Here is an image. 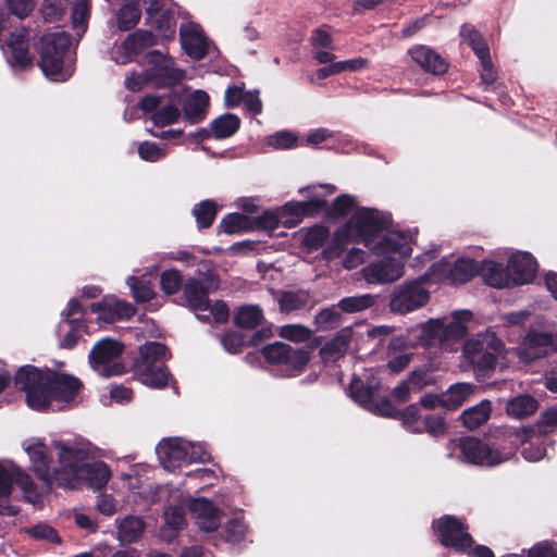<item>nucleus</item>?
Here are the masks:
<instances>
[{
	"mask_svg": "<svg viewBox=\"0 0 557 557\" xmlns=\"http://www.w3.org/2000/svg\"><path fill=\"white\" fill-rule=\"evenodd\" d=\"M14 384L25 393L28 407L37 411H47L52 401L70 404L83 388L82 381L72 374L32 364L16 371Z\"/></svg>",
	"mask_w": 557,
	"mask_h": 557,
	"instance_id": "obj_1",
	"label": "nucleus"
},
{
	"mask_svg": "<svg viewBox=\"0 0 557 557\" xmlns=\"http://www.w3.org/2000/svg\"><path fill=\"white\" fill-rule=\"evenodd\" d=\"M171 358V352L166 345L160 342H146L138 348V356L134 358L131 371L134 376L144 385L163 389L169 383H172L174 389H177V382L173 377L164 361Z\"/></svg>",
	"mask_w": 557,
	"mask_h": 557,
	"instance_id": "obj_2",
	"label": "nucleus"
},
{
	"mask_svg": "<svg viewBox=\"0 0 557 557\" xmlns=\"http://www.w3.org/2000/svg\"><path fill=\"white\" fill-rule=\"evenodd\" d=\"M503 349V341L495 333L485 332L463 342L462 356L478 377H486L495 370L497 356L502 354Z\"/></svg>",
	"mask_w": 557,
	"mask_h": 557,
	"instance_id": "obj_3",
	"label": "nucleus"
},
{
	"mask_svg": "<svg viewBox=\"0 0 557 557\" xmlns=\"http://www.w3.org/2000/svg\"><path fill=\"white\" fill-rule=\"evenodd\" d=\"M71 46V36L65 32L47 33L39 41V67L46 76L64 82L71 72L64 69V57Z\"/></svg>",
	"mask_w": 557,
	"mask_h": 557,
	"instance_id": "obj_4",
	"label": "nucleus"
},
{
	"mask_svg": "<svg viewBox=\"0 0 557 557\" xmlns=\"http://www.w3.org/2000/svg\"><path fill=\"white\" fill-rule=\"evenodd\" d=\"M431 528L437 542L445 548L465 554L474 544L473 536L468 532V524L453 515H444L432 521Z\"/></svg>",
	"mask_w": 557,
	"mask_h": 557,
	"instance_id": "obj_5",
	"label": "nucleus"
},
{
	"mask_svg": "<svg viewBox=\"0 0 557 557\" xmlns=\"http://www.w3.org/2000/svg\"><path fill=\"white\" fill-rule=\"evenodd\" d=\"M123 352V343L104 337L94 344L88 355V361L91 369L101 376H117L127 372L125 364L117 361Z\"/></svg>",
	"mask_w": 557,
	"mask_h": 557,
	"instance_id": "obj_6",
	"label": "nucleus"
},
{
	"mask_svg": "<svg viewBox=\"0 0 557 557\" xmlns=\"http://www.w3.org/2000/svg\"><path fill=\"white\" fill-rule=\"evenodd\" d=\"M59 467L53 469L54 484L62 488H75L88 463L86 450L59 444Z\"/></svg>",
	"mask_w": 557,
	"mask_h": 557,
	"instance_id": "obj_7",
	"label": "nucleus"
},
{
	"mask_svg": "<svg viewBox=\"0 0 557 557\" xmlns=\"http://www.w3.org/2000/svg\"><path fill=\"white\" fill-rule=\"evenodd\" d=\"M535 435L534 428H512L499 426L486 435L494 454V458L499 460V465L515 456L519 446L524 445Z\"/></svg>",
	"mask_w": 557,
	"mask_h": 557,
	"instance_id": "obj_8",
	"label": "nucleus"
},
{
	"mask_svg": "<svg viewBox=\"0 0 557 557\" xmlns=\"http://www.w3.org/2000/svg\"><path fill=\"white\" fill-rule=\"evenodd\" d=\"M144 59L149 65L144 71L145 81L157 88L173 87L185 77L184 71L175 67L174 59L159 50L148 51Z\"/></svg>",
	"mask_w": 557,
	"mask_h": 557,
	"instance_id": "obj_9",
	"label": "nucleus"
},
{
	"mask_svg": "<svg viewBox=\"0 0 557 557\" xmlns=\"http://www.w3.org/2000/svg\"><path fill=\"white\" fill-rule=\"evenodd\" d=\"M389 221L380 211L367 207H361L352 212L351 218L346 222L345 227L354 231L355 235L371 248L375 238L387 228Z\"/></svg>",
	"mask_w": 557,
	"mask_h": 557,
	"instance_id": "obj_10",
	"label": "nucleus"
},
{
	"mask_svg": "<svg viewBox=\"0 0 557 557\" xmlns=\"http://www.w3.org/2000/svg\"><path fill=\"white\" fill-rule=\"evenodd\" d=\"M424 282L422 278H416L396 285L388 302L391 312L406 314L425 306L430 293L424 288Z\"/></svg>",
	"mask_w": 557,
	"mask_h": 557,
	"instance_id": "obj_11",
	"label": "nucleus"
},
{
	"mask_svg": "<svg viewBox=\"0 0 557 557\" xmlns=\"http://www.w3.org/2000/svg\"><path fill=\"white\" fill-rule=\"evenodd\" d=\"M215 282L212 273L205 275V278L188 277L183 286V295L176 304L186 306L190 310L207 311L210 308V285Z\"/></svg>",
	"mask_w": 557,
	"mask_h": 557,
	"instance_id": "obj_12",
	"label": "nucleus"
},
{
	"mask_svg": "<svg viewBox=\"0 0 557 557\" xmlns=\"http://www.w3.org/2000/svg\"><path fill=\"white\" fill-rule=\"evenodd\" d=\"M458 448L467 463L487 468L496 467L499 465V460L494 458V454L491 450L486 435L484 438H479L475 436L461 437L458 444Z\"/></svg>",
	"mask_w": 557,
	"mask_h": 557,
	"instance_id": "obj_13",
	"label": "nucleus"
},
{
	"mask_svg": "<svg viewBox=\"0 0 557 557\" xmlns=\"http://www.w3.org/2000/svg\"><path fill=\"white\" fill-rule=\"evenodd\" d=\"M404 274V263L392 257L372 262L362 269V276L369 284H384L397 281Z\"/></svg>",
	"mask_w": 557,
	"mask_h": 557,
	"instance_id": "obj_14",
	"label": "nucleus"
},
{
	"mask_svg": "<svg viewBox=\"0 0 557 557\" xmlns=\"http://www.w3.org/2000/svg\"><path fill=\"white\" fill-rule=\"evenodd\" d=\"M90 311L97 313L99 319L107 323L129 320L136 313V308L125 300L104 297L90 305Z\"/></svg>",
	"mask_w": 557,
	"mask_h": 557,
	"instance_id": "obj_15",
	"label": "nucleus"
},
{
	"mask_svg": "<svg viewBox=\"0 0 557 557\" xmlns=\"http://www.w3.org/2000/svg\"><path fill=\"white\" fill-rule=\"evenodd\" d=\"M507 267L511 286L531 283L537 271V262L530 252L511 255Z\"/></svg>",
	"mask_w": 557,
	"mask_h": 557,
	"instance_id": "obj_16",
	"label": "nucleus"
},
{
	"mask_svg": "<svg viewBox=\"0 0 557 557\" xmlns=\"http://www.w3.org/2000/svg\"><path fill=\"white\" fill-rule=\"evenodd\" d=\"M180 40L185 53L194 60H202L208 54V42L200 25L196 23L182 24Z\"/></svg>",
	"mask_w": 557,
	"mask_h": 557,
	"instance_id": "obj_17",
	"label": "nucleus"
},
{
	"mask_svg": "<svg viewBox=\"0 0 557 557\" xmlns=\"http://www.w3.org/2000/svg\"><path fill=\"white\" fill-rule=\"evenodd\" d=\"M190 511L196 516V524L206 532L216 531L220 527L222 510L208 498H196L189 506Z\"/></svg>",
	"mask_w": 557,
	"mask_h": 557,
	"instance_id": "obj_18",
	"label": "nucleus"
},
{
	"mask_svg": "<svg viewBox=\"0 0 557 557\" xmlns=\"http://www.w3.org/2000/svg\"><path fill=\"white\" fill-rule=\"evenodd\" d=\"M432 269L445 273L453 283L465 284L479 275L480 262L475 259L458 258L454 264L436 263L432 265Z\"/></svg>",
	"mask_w": 557,
	"mask_h": 557,
	"instance_id": "obj_19",
	"label": "nucleus"
},
{
	"mask_svg": "<svg viewBox=\"0 0 557 557\" xmlns=\"http://www.w3.org/2000/svg\"><path fill=\"white\" fill-rule=\"evenodd\" d=\"M408 52L412 60L428 73L444 75L448 70L447 60L428 46L418 45L410 48Z\"/></svg>",
	"mask_w": 557,
	"mask_h": 557,
	"instance_id": "obj_20",
	"label": "nucleus"
},
{
	"mask_svg": "<svg viewBox=\"0 0 557 557\" xmlns=\"http://www.w3.org/2000/svg\"><path fill=\"white\" fill-rule=\"evenodd\" d=\"M26 451L32 462V470L36 478L42 481L49 490L54 484L53 471L51 472V458L47 454V447L44 443L38 442L27 446Z\"/></svg>",
	"mask_w": 557,
	"mask_h": 557,
	"instance_id": "obj_21",
	"label": "nucleus"
},
{
	"mask_svg": "<svg viewBox=\"0 0 557 557\" xmlns=\"http://www.w3.org/2000/svg\"><path fill=\"white\" fill-rule=\"evenodd\" d=\"M10 50V63L22 70L33 65V57L29 53L28 33L25 29L15 30L10 34L7 41Z\"/></svg>",
	"mask_w": 557,
	"mask_h": 557,
	"instance_id": "obj_22",
	"label": "nucleus"
},
{
	"mask_svg": "<svg viewBox=\"0 0 557 557\" xmlns=\"http://www.w3.org/2000/svg\"><path fill=\"white\" fill-rule=\"evenodd\" d=\"M157 41V36L151 30L136 29L128 34L121 45V50L124 54L122 63L124 64L134 60L146 49L154 46Z\"/></svg>",
	"mask_w": 557,
	"mask_h": 557,
	"instance_id": "obj_23",
	"label": "nucleus"
},
{
	"mask_svg": "<svg viewBox=\"0 0 557 557\" xmlns=\"http://www.w3.org/2000/svg\"><path fill=\"white\" fill-rule=\"evenodd\" d=\"M554 344V336L549 332L530 331L528 332L523 347L519 354L525 361H534L546 357V347Z\"/></svg>",
	"mask_w": 557,
	"mask_h": 557,
	"instance_id": "obj_24",
	"label": "nucleus"
},
{
	"mask_svg": "<svg viewBox=\"0 0 557 557\" xmlns=\"http://www.w3.org/2000/svg\"><path fill=\"white\" fill-rule=\"evenodd\" d=\"M371 249L376 255L398 253L404 259L411 255L408 236L403 232H387Z\"/></svg>",
	"mask_w": 557,
	"mask_h": 557,
	"instance_id": "obj_25",
	"label": "nucleus"
},
{
	"mask_svg": "<svg viewBox=\"0 0 557 557\" xmlns=\"http://www.w3.org/2000/svg\"><path fill=\"white\" fill-rule=\"evenodd\" d=\"M158 456L166 469H174L181 462L188 460V447L177 438H164L157 447Z\"/></svg>",
	"mask_w": 557,
	"mask_h": 557,
	"instance_id": "obj_26",
	"label": "nucleus"
},
{
	"mask_svg": "<svg viewBox=\"0 0 557 557\" xmlns=\"http://www.w3.org/2000/svg\"><path fill=\"white\" fill-rule=\"evenodd\" d=\"M210 106L209 95L203 90H196L182 103L184 120L190 124H198L207 116Z\"/></svg>",
	"mask_w": 557,
	"mask_h": 557,
	"instance_id": "obj_27",
	"label": "nucleus"
},
{
	"mask_svg": "<svg viewBox=\"0 0 557 557\" xmlns=\"http://www.w3.org/2000/svg\"><path fill=\"white\" fill-rule=\"evenodd\" d=\"M380 381L374 377H368L366 381L360 377H354L349 385L350 397L360 406L370 409L375 400V393L380 389Z\"/></svg>",
	"mask_w": 557,
	"mask_h": 557,
	"instance_id": "obj_28",
	"label": "nucleus"
},
{
	"mask_svg": "<svg viewBox=\"0 0 557 557\" xmlns=\"http://www.w3.org/2000/svg\"><path fill=\"white\" fill-rule=\"evenodd\" d=\"M473 314L469 310H459L454 313V320L444 324L442 345L447 347L450 342L462 341L468 334L466 322L471 321Z\"/></svg>",
	"mask_w": 557,
	"mask_h": 557,
	"instance_id": "obj_29",
	"label": "nucleus"
},
{
	"mask_svg": "<svg viewBox=\"0 0 557 557\" xmlns=\"http://www.w3.org/2000/svg\"><path fill=\"white\" fill-rule=\"evenodd\" d=\"M479 275H481L484 282L491 287L504 288L511 286L508 267L505 268L502 263L492 260L480 262Z\"/></svg>",
	"mask_w": 557,
	"mask_h": 557,
	"instance_id": "obj_30",
	"label": "nucleus"
},
{
	"mask_svg": "<svg viewBox=\"0 0 557 557\" xmlns=\"http://www.w3.org/2000/svg\"><path fill=\"white\" fill-rule=\"evenodd\" d=\"M352 337V329L344 327L336 335L327 341L320 349V355L325 360H337L343 357L348 349Z\"/></svg>",
	"mask_w": 557,
	"mask_h": 557,
	"instance_id": "obj_31",
	"label": "nucleus"
},
{
	"mask_svg": "<svg viewBox=\"0 0 557 557\" xmlns=\"http://www.w3.org/2000/svg\"><path fill=\"white\" fill-rule=\"evenodd\" d=\"M310 349L304 347H293L288 345V351L284 355V359L281 363L284 367L287 376H296L301 374L309 360Z\"/></svg>",
	"mask_w": 557,
	"mask_h": 557,
	"instance_id": "obj_32",
	"label": "nucleus"
},
{
	"mask_svg": "<svg viewBox=\"0 0 557 557\" xmlns=\"http://www.w3.org/2000/svg\"><path fill=\"white\" fill-rule=\"evenodd\" d=\"M168 97L169 103L159 108V110L150 116V120L157 127L172 125L176 123L181 116V110L177 107V103L181 102V95L178 92L171 91Z\"/></svg>",
	"mask_w": 557,
	"mask_h": 557,
	"instance_id": "obj_33",
	"label": "nucleus"
},
{
	"mask_svg": "<svg viewBox=\"0 0 557 557\" xmlns=\"http://www.w3.org/2000/svg\"><path fill=\"white\" fill-rule=\"evenodd\" d=\"M379 298V295L372 294L347 296L339 299L336 306L342 313L354 314L376 306Z\"/></svg>",
	"mask_w": 557,
	"mask_h": 557,
	"instance_id": "obj_34",
	"label": "nucleus"
},
{
	"mask_svg": "<svg viewBox=\"0 0 557 557\" xmlns=\"http://www.w3.org/2000/svg\"><path fill=\"white\" fill-rule=\"evenodd\" d=\"M539 408V401L529 394L518 395L508 400L506 412L508 416L517 419H523L532 416Z\"/></svg>",
	"mask_w": 557,
	"mask_h": 557,
	"instance_id": "obj_35",
	"label": "nucleus"
},
{
	"mask_svg": "<svg viewBox=\"0 0 557 557\" xmlns=\"http://www.w3.org/2000/svg\"><path fill=\"white\" fill-rule=\"evenodd\" d=\"M212 137L218 140L226 139L236 134L240 127V119L233 113H224L210 123Z\"/></svg>",
	"mask_w": 557,
	"mask_h": 557,
	"instance_id": "obj_36",
	"label": "nucleus"
},
{
	"mask_svg": "<svg viewBox=\"0 0 557 557\" xmlns=\"http://www.w3.org/2000/svg\"><path fill=\"white\" fill-rule=\"evenodd\" d=\"M492 406L487 399L482 400L478 405L466 409L460 419L463 425L469 430H475L483 425L491 416Z\"/></svg>",
	"mask_w": 557,
	"mask_h": 557,
	"instance_id": "obj_37",
	"label": "nucleus"
},
{
	"mask_svg": "<svg viewBox=\"0 0 557 557\" xmlns=\"http://www.w3.org/2000/svg\"><path fill=\"white\" fill-rule=\"evenodd\" d=\"M145 530V522L135 516L125 517L119 524L117 535L122 543L132 544L137 542Z\"/></svg>",
	"mask_w": 557,
	"mask_h": 557,
	"instance_id": "obj_38",
	"label": "nucleus"
},
{
	"mask_svg": "<svg viewBox=\"0 0 557 557\" xmlns=\"http://www.w3.org/2000/svg\"><path fill=\"white\" fill-rule=\"evenodd\" d=\"M263 312L258 306H242L233 317V323L246 330H253L262 324Z\"/></svg>",
	"mask_w": 557,
	"mask_h": 557,
	"instance_id": "obj_39",
	"label": "nucleus"
},
{
	"mask_svg": "<svg viewBox=\"0 0 557 557\" xmlns=\"http://www.w3.org/2000/svg\"><path fill=\"white\" fill-rule=\"evenodd\" d=\"M459 34L479 59H484L490 55V48L472 24H462Z\"/></svg>",
	"mask_w": 557,
	"mask_h": 557,
	"instance_id": "obj_40",
	"label": "nucleus"
},
{
	"mask_svg": "<svg viewBox=\"0 0 557 557\" xmlns=\"http://www.w3.org/2000/svg\"><path fill=\"white\" fill-rule=\"evenodd\" d=\"M116 27L121 32L133 29L140 21L141 11L135 1L123 4L115 14Z\"/></svg>",
	"mask_w": 557,
	"mask_h": 557,
	"instance_id": "obj_41",
	"label": "nucleus"
},
{
	"mask_svg": "<svg viewBox=\"0 0 557 557\" xmlns=\"http://www.w3.org/2000/svg\"><path fill=\"white\" fill-rule=\"evenodd\" d=\"M111 478V470L103 461H96L88 463L87 468L82 474L81 480L85 479L89 485L96 490H101L107 485Z\"/></svg>",
	"mask_w": 557,
	"mask_h": 557,
	"instance_id": "obj_42",
	"label": "nucleus"
},
{
	"mask_svg": "<svg viewBox=\"0 0 557 557\" xmlns=\"http://www.w3.org/2000/svg\"><path fill=\"white\" fill-rule=\"evenodd\" d=\"M150 26L158 30L165 39H172L175 36L176 21L174 13L169 9H161L152 17H147Z\"/></svg>",
	"mask_w": 557,
	"mask_h": 557,
	"instance_id": "obj_43",
	"label": "nucleus"
},
{
	"mask_svg": "<svg viewBox=\"0 0 557 557\" xmlns=\"http://www.w3.org/2000/svg\"><path fill=\"white\" fill-rule=\"evenodd\" d=\"M218 205L213 199H206L196 203L191 212L196 219L198 228H209L218 215Z\"/></svg>",
	"mask_w": 557,
	"mask_h": 557,
	"instance_id": "obj_44",
	"label": "nucleus"
},
{
	"mask_svg": "<svg viewBox=\"0 0 557 557\" xmlns=\"http://www.w3.org/2000/svg\"><path fill=\"white\" fill-rule=\"evenodd\" d=\"M219 228L226 234H239L251 231V218L238 213H227L222 218Z\"/></svg>",
	"mask_w": 557,
	"mask_h": 557,
	"instance_id": "obj_45",
	"label": "nucleus"
},
{
	"mask_svg": "<svg viewBox=\"0 0 557 557\" xmlns=\"http://www.w3.org/2000/svg\"><path fill=\"white\" fill-rule=\"evenodd\" d=\"M329 238V227L322 224H315L306 231L301 239V245L309 251H315L322 248Z\"/></svg>",
	"mask_w": 557,
	"mask_h": 557,
	"instance_id": "obj_46",
	"label": "nucleus"
},
{
	"mask_svg": "<svg viewBox=\"0 0 557 557\" xmlns=\"http://www.w3.org/2000/svg\"><path fill=\"white\" fill-rule=\"evenodd\" d=\"M349 232L350 231L344 226L343 230H337L333 234L331 242L322 250L323 260L332 261L334 259L339 258L343 255L349 242Z\"/></svg>",
	"mask_w": 557,
	"mask_h": 557,
	"instance_id": "obj_47",
	"label": "nucleus"
},
{
	"mask_svg": "<svg viewBox=\"0 0 557 557\" xmlns=\"http://www.w3.org/2000/svg\"><path fill=\"white\" fill-rule=\"evenodd\" d=\"M355 205V197L348 194H342L327 207L324 216L329 220L344 219L352 211Z\"/></svg>",
	"mask_w": 557,
	"mask_h": 557,
	"instance_id": "obj_48",
	"label": "nucleus"
},
{
	"mask_svg": "<svg viewBox=\"0 0 557 557\" xmlns=\"http://www.w3.org/2000/svg\"><path fill=\"white\" fill-rule=\"evenodd\" d=\"M127 284L131 288L132 296L138 304L149 302L156 297V292L151 281L138 276H129Z\"/></svg>",
	"mask_w": 557,
	"mask_h": 557,
	"instance_id": "obj_49",
	"label": "nucleus"
},
{
	"mask_svg": "<svg viewBox=\"0 0 557 557\" xmlns=\"http://www.w3.org/2000/svg\"><path fill=\"white\" fill-rule=\"evenodd\" d=\"M343 322L342 312L336 304L321 309L314 317V323L318 330L329 331L339 326Z\"/></svg>",
	"mask_w": 557,
	"mask_h": 557,
	"instance_id": "obj_50",
	"label": "nucleus"
},
{
	"mask_svg": "<svg viewBox=\"0 0 557 557\" xmlns=\"http://www.w3.org/2000/svg\"><path fill=\"white\" fill-rule=\"evenodd\" d=\"M184 284L183 275L176 269L164 270L160 274V288L168 296L177 294L183 289Z\"/></svg>",
	"mask_w": 557,
	"mask_h": 557,
	"instance_id": "obj_51",
	"label": "nucleus"
},
{
	"mask_svg": "<svg viewBox=\"0 0 557 557\" xmlns=\"http://www.w3.org/2000/svg\"><path fill=\"white\" fill-rule=\"evenodd\" d=\"M281 223L284 227L292 228L297 226L304 220V214L299 201H288L278 210Z\"/></svg>",
	"mask_w": 557,
	"mask_h": 557,
	"instance_id": "obj_52",
	"label": "nucleus"
},
{
	"mask_svg": "<svg viewBox=\"0 0 557 557\" xmlns=\"http://www.w3.org/2000/svg\"><path fill=\"white\" fill-rule=\"evenodd\" d=\"M90 17V0H75L72 8V26L85 33Z\"/></svg>",
	"mask_w": 557,
	"mask_h": 557,
	"instance_id": "obj_53",
	"label": "nucleus"
},
{
	"mask_svg": "<svg viewBox=\"0 0 557 557\" xmlns=\"http://www.w3.org/2000/svg\"><path fill=\"white\" fill-rule=\"evenodd\" d=\"M307 305V297L299 292H283L278 298V306L282 312L289 313L302 309Z\"/></svg>",
	"mask_w": 557,
	"mask_h": 557,
	"instance_id": "obj_54",
	"label": "nucleus"
},
{
	"mask_svg": "<svg viewBox=\"0 0 557 557\" xmlns=\"http://www.w3.org/2000/svg\"><path fill=\"white\" fill-rule=\"evenodd\" d=\"M25 533L37 541H47L52 544L61 543V537L59 536L58 531L47 523H38L27 528L25 529Z\"/></svg>",
	"mask_w": 557,
	"mask_h": 557,
	"instance_id": "obj_55",
	"label": "nucleus"
},
{
	"mask_svg": "<svg viewBox=\"0 0 557 557\" xmlns=\"http://www.w3.org/2000/svg\"><path fill=\"white\" fill-rule=\"evenodd\" d=\"M247 527L243 519L233 518L223 528L224 541L232 544L240 543L246 535Z\"/></svg>",
	"mask_w": 557,
	"mask_h": 557,
	"instance_id": "obj_56",
	"label": "nucleus"
},
{
	"mask_svg": "<svg viewBox=\"0 0 557 557\" xmlns=\"http://www.w3.org/2000/svg\"><path fill=\"white\" fill-rule=\"evenodd\" d=\"M11 479L12 484H16L25 493V496L29 502H33V498L38 497L37 486L27 473L17 469L11 473Z\"/></svg>",
	"mask_w": 557,
	"mask_h": 557,
	"instance_id": "obj_57",
	"label": "nucleus"
},
{
	"mask_svg": "<svg viewBox=\"0 0 557 557\" xmlns=\"http://www.w3.org/2000/svg\"><path fill=\"white\" fill-rule=\"evenodd\" d=\"M471 393V386L465 383H458L449 388V395L444 404L449 409L459 408Z\"/></svg>",
	"mask_w": 557,
	"mask_h": 557,
	"instance_id": "obj_58",
	"label": "nucleus"
},
{
	"mask_svg": "<svg viewBox=\"0 0 557 557\" xmlns=\"http://www.w3.org/2000/svg\"><path fill=\"white\" fill-rule=\"evenodd\" d=\"M224 349L230 354H238L244 346H247V339L243 332L228 330L221 338Z\"/></svg>",
	"mask_w": 557,
	"mask_h": 557,
	"instance_id": "obj_59",
	"label": "nucleus"
},
{
	"mask_svg": "<svg viewBox=\"0 0 557 557\" xmlns=\"http://www.w3.org/2000/svg\"><path fill=\"white\" fill-rule=\"evenodd\" d=\"M288 351V344L275 342L265 345L261 349V355L269 364L281 366L284 355Z\"/></svg>",
	"mask_w": 557,
	"mask_h": 557,
	"instance_id": "obj_60",
	"label": "nucleus"
},
{
	"mask_svg": "<svg viewBox=\"0 0 557 557\" xmlns=\"http://www.w3.org/2000/svg\"><path fill=\"white\" fill-rule=\"evenodd\" d=\"M280 225H282V223L278 215V211L276 213H273L271 211H264L262 214L256 218H251V231L264 230L273 232Z\"/></svg>",
	"mask_w": 557,
	"mask_h": 557,
	"instance_id": "obj_61",
	"label": "nucleus"
},
{
	"mask_svg": "<svg viewBox=\"0 0 557 557\" xmlns=\"http://www.w3.org/2000/svg\"><path fill=\"white\" fill-rule=\"evenodd\" d=\"M41 13L46 22H59L65 13L64 0H45Z\"/></svg>",
	"mask_w": 557,
	"mask_h": 557,
	"instance_id": "obj_62",
	"label": "nucleus"
},
{
	"mask_svg": "<svg viewBox=\"0 0 557 557\" xmlns=\"http://www.w3.org/2000/svg\"><path fill=\"white\" fill-rule=\"evenodd\" d=\"M401 420L403 424L412 433H422L423 429L421 426H417L420 419L418 405L412 404L407 406L404 410H399L398 418Z\"/></svg>",
	"mask_w": 557,
	"mask_h": 557,
	"instance_id": "obj_63",
	"label": "nucleus"
},
{
	"mask_svg": "<svg viewBox=\"0 0 557 557\" xmlns=\"http://www.w3.org/2000/svg\"><path fill=\"white\" fill-rule=\"evenodd\" d=\"M297 136L288 131L276 132L269 137V146L275 149H290L297 145Z\"/></svg>",
	"mask_w": 557,
	"mask_h": 557,
	"instance_id": "obj_64",
	"label": "nucleus"
}]
</instances>
